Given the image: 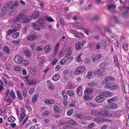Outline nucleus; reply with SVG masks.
<instances>
[{
	"label": "nucleus",
	"mask_w": 129,
	"mask_h": 129,
	"mask_svg": "<svg viewBox=\"0 0 129 129\" xmlns=\"http://www.w3.org/2000/svg\"><path fill=\"white\" fill-rule=\"evenodd\" d=\"M95 83L93 82H90L88 83V84L91 87H93Z\"/></svg>",
	"instance_id": "obj_59"
},
{
	"label": "nucleus",
	"mask_w": 129,
	"mask_h": 129,
	"mask_svg": "<svg viewBox=\"0 0 129 129\" xmlns=\"http://www.w3.org/2000/svg\"><path fill=\"white\" fill-rule=\"evenodd\" d=\"M19 2L18 0H17L14 2V4L10 8V9L12 10H14L17 8L18 6Z\"/></svg>",
	"instance_id": "obj_13"
},
{
	"label": "nucleus",
	"mask_w": 129,
	"mask_h": 129,
	"mask_svg": "<svg viewBox=\"0 0 129 129\" xmlns=\"http://www.w3.org/2000/svg\"><path fill=\"white\" fill-rule=\"evenodd\" d=\"M38 95V94L34 95L32 97V102L33 103H35L37 100V97Z\"/></svg>",
	"instance_id": "obj_32"
},
{
	"label": "nucleus",
	"mask_w": 129,
	"mask_h": 129,
	"mask_svg": "<svg viewBox=\"0 0 129 129\" xmlns=\"http://www.w3.org/2000/svg\"><path fill=\"white\" fill-rule=\"evenodd\" d=\"M46 19L48 21L50 22H52L54 21V19L51 17H46Z\"/></svg>",
	"instance_id": "obj_46"
},
{
	"label": "nucleus",
	"mask_w": 129,
	"mask_h": 129,
	"mask_svg": "<svg viewBox=\"0 0 129 129\" xmlns=\"http://www.w3.org/2000/svg\"><path fill=\"white\" fill-rule=\"evenodd\" d=\"M73 58L72 56L69 57L67 58L66 60V62L67 63H69L70 62L71 60H73Z\"/></svg>",
	"instance_id": "obj_44"
},
{
	"label": "nucleus",
	"mask_w": 129,
	"mask_h": 129,
	"mask_svg": "<svg viewBox=\"0 0 129 129\" xmlns=\"http://www.w3.org/2000/svg\"><path fill=\"white\" fill-rule=\"evenodd\" d=\"M107 77H105L104 79L102 81L101 83L103 85L106 84L107 82H108Z\"/></svg>",
	"instance_id": "obj_48"
},
{
	"label": "nucleus",
	"mask_w": 129,
	"mask_h": 129,
	"mask_svg": "<svg viewBox=\"0 0 129 129\" xmlns=\"http://www.w3.org/2000/svg\"><path fill=\"white\" fill-rule=\"evenodd\" d=\"M93 74V71L91 70L88 71L87 73V74L86 76V78L88 79L92 77Z\"/></svg>",
	"instance_id": "obj_24"
},
{
	"label": "nucleus",
	"mask_w": 129,
	"mask_h": 129,
	"mask_svg": "<svg viewBox=\"0 0 129 129\" xmlns=\"http://www.w3.org/2000/svg\"><path fill=\"white\" fill-rule=\"evenodd\" d=\"M3 51L6 54H9L10 53V51L9 47L7 46H5L3 48Z\"/></svg>",
	"instance_id": "obj_16"
},
{
	"label": "nucleus",
	"mask_w": 129,
	"mask_h": 129,
	"mask_svg": "<svg viewBox=\"0 0 129 129\" xmlns=\"http://www.w3.org/2000/svg\"><path fill=\"white\" fill-rule=\"evenodd\" d=\"M14 70L17 71H20L21 70V68L20 67L16 66L14 67Z\"/></svg>",
	"instance_id": "obj_56"
},
{
	"label": "nucleus",
	"mask_w": 129,
	"mask_h": 129,
	"mask_svg": "<svg viewBox=\"0 0 129 129\" xmlns=\"http://www.w3.org/2000/svg\"><path fill=\"white\" fill-rule=\"evenodd\" d=\"M1 114L2 116H4L6 114V109L5 107L4 108V109H1Z\"/></svg>",
	"instance_id": "obj_38"
},
{
	"label": "nucleus",
	"mask_w": 129,
	"mask_h": 129,
	"mask_svg": "<svg viewBox=\"0 0 129 129\" xmlns=\"http://www.w3.org/2000/svg\"><path fill=\"white\" fill-rule=\"evenodd\" d=\"M81 46H83L86 43V42L85 41H83L81 42H79Z\"/></svg>",
	"instance_id": "obj_62"
},
{
	"label": "nucleus",
	"mask_w": 129,
	"mask_h": 129,
	"mask_svg": "<svg viewBox=\"0 0 129 129\" xmlns=\"http://www.w3.org/2000/svg\"><path fill=\"white\" fill-rule=\"evenodd\" d=\"M24 18V14L20 13L15 16L13 18V20L14 22H17L22 20Z\"/></svg>",
	"instance_id": "obj_1"
},
{
	"label": "nucleus",
	"mask_w": 129,
	"mask_h": 129,
	"mask_svg": "<svg viewBox=\"0 0 129 129\" xmlns=\"http://www.w3.org/2000/svg\"><path fill=\"white\" fill-rule=\"evenodd\" d=\"M75 116L77 118H79L80 119H82L84 117V116L82 114L79 113L76 114L75 115Z\"/></svg>",
	"instance_id": "obj_35"
},
{
	"label": "nucleus",
	"mask_w": 129,
	"mask_h": 129,
	"mask_svg": "<svg viewBox=\"0 0 129 129\" xmlns=\"http://www.w3.org/2000/svg\"><path fill=\"white\" fill-rule=\"evenodd\" d=\"M96 71L99 76H102L104 73L105 71L103 68L98 69L96 70Z\"/></svg>",
	"instance_id": "obj_11"
},
{
	"label": "nucleus",
	"mask_w": 129,
	"mask_h": 129,
	"mask_svg": "<svg viewBox=\"0 0 129 129\" xmlns=\"http://www.w3.org/2000/svg\"><path fill=\"white\" fill-rule=\"evenodd\" d=\"M119 87V86L117 85H113L111 86V90H114L115 89H117Z\"/></svg>",
	"instance_id": "obj_42"
},
{
	"label": "nucleus",
	"mask_w": 129,
	"mask_h": 129,
	"mask_svg": "<svg viewBox=\"0 0 129 129\" xmlns=\"http://www.w3.org/2000/svg\"><path fill=\"white\" fill-rule=\"evenodd\" d=\"M12 42L14 43L15 45H18L20 41L19 40H13L12 41Z\"/></svg>",
	"instance_id": "obj_53"
},
{
	"label": "nucleus",
	"mask_w": 129,
	"mask_h": 129,
	"mask_svg": "<svg viewBox=\"0 0 129 129\" xmlns=\"http://www.w3.org/2000/svg\"><path fill=\"white\" fill-rule=\"evenodd\" d=\"M114 61L116 64H118V60L117 55H116L114 57Z\"/></svg>",
	"instance_id": "obj_61"
},
{
	"label": "nucleus",
	"mask_w": 129,
	"mask_h": 129,
	"mask_svg": "<svg viewBox=\"0 0 129 129\" xmlns=\"http://www.w3.org/2000/svg\"><path fill=\"white\" fill-rule=\"evenodd\" d=\"M40 13L38 12H35L32 15V17L34 19H36L39 16Z\"/></svg>",
	"instance_id": "obj_19"
},
{
	"label": "nucleus",
	"mask_w": 129,
	"mask_h": 129,
	"mask_svg": "<svg viewBox=\"0 0 129 129\" xmlns=\"http://www.w3.org/2000/svg\"><path fill=\"white\" fill-rule=\"evenodd\" d=\"M23 19V23H27L29 22L31 19V18L29 17H27L26 18L25 17Z\"/></svg>",
	"instance_id": "obj_26"
},
{
	"label": "nucleus",
	"mask_w": 129,
	"mask_h": 129,
	"mask_svg": "<svg viewBox=\"0 0 129 129\" xmlns=\"http://www.w3.org/2000/svg\"><path fill=\"white\" fill-rule=\"evenodd\" d=\"M107 79L108 80V82L109 81H116L115 78L114 77H113L112 76H109L107 77Z\"/></svg>",
	"instance_id": "obj_43"
},
{
	"label": "nucleus",
	"mask_w": 129,
	"mask_h": 129,
	"mask_svg": "<svg viewBox=\"0 0 129 129\" xmlns=\"http://www.w3.org/2000/svg\"><path fill=\"white\" fill-rule=\"evenodd\" d=\"M22 59L23 57L21 55H17L15 56L14 58V61L16 63L20 64Z\"/></svg>",
	"instance_id": "obj_5"
},
{
	"label": "nucleus",
	"mask_w": 129,
	"mask_h": 129,
	"mask_svg": "<svg viewBox=\"0 0 129 129\" xmlns=\"http://www.w3.org/2000/svg\"><path fill=\"white\" fill-rule=\"evenodd\" d=\"M66 62V60L64 59H62L60 61V63L61 64H63Z\"/></svg>",
	"instance_id": "obj_58"
},
{
	"label": "nucleus",
	"mask_w": 129,
	"mask_h": 129,
	"mask_svg": "<svg viewBox=\"0 0 129 129\" xmlns=\"http://www.w3.org/2000/svg\"><path fill=\"white\" fill-rule=\"evenodd\" d=\"M102 57V55L101 54L96 55L93 54L92 55V61L93 62H97L100 60Z\"/></svg>",
	"instance_id": "obj_3"
},
{
	"label": "nucleus",
	"mask_w": 129,
	"mask_h": 129,
	"mask_svg": "<svg viewBox=\"0 0 129 129\" xmlns=\"http://www.w3.org/2000/svg\"><path fill=\"white\" fill-rule=\"evenodd\" d=\"M53 109L55 112L56 113L60 112L61 111L60 108L57 106H55L53 107Z\"/></svg>",
	"instance_id": "obj_21"
},
{
	"label": "nucleus",
	"mask_w": 129,
	"mask_h": 129,
	"mask_svg": "<svg viewBox=\"0 0 129 129\" xmlns=\"http://www.w3.org/2000/svg\"><path fill=\"white\" fill-rule=\"evenodd\" d=\"M94 120L97 123H103L108 121L107 119L102 118L100 117H96L94 119Z\"/></svg>",
	"instance_id": "obj_9"
},
{
	"label": "nucleus",
	"mask_w": 129,
	"mask_h": 129,
	"mask_svg": "<svg viewBox=\"0 0 129 129\" xmlns=\"http://www.w3.org/2000/svg\"><path fill=\"white\" fill-rule=\"evenodd\" d=\"M38 24L41 27H44L45 26V24L44 21L43 19L40 18L37 22Z\"/></svg>",
	"instance_id": "obj_12"
},
{
	"label": "nucleus",
	"mask_w": 129,
	"mask_h": 129,
	"mask_svg": "<svg viewBox=\"0 0 129 129\" xmlns=\"http://www.w3.org/2000/svg\"><path fill=\"white\" fill-rule=\"evenodd\" d=\"M116 7V5H109L108 6V9L111 8H113L114 9Z\"/></svg>",
	"instance_id": "obj_54"
},
{
	"label": "nucleus",
	"mask_w": 129,
	"mask_h": 129,
	"mask_svg": "<svg viewBox=\"0 0 129 129\" xmlns=\"http://www.w3.org/2000/svg\"><path fill=\"white\" fill-rule=\"evenodd\" d=\"M60 78L59 74L58 73L55 74L52 77V79L54 81L58 80Z\"/></svg>",
	"instance_id": "obj_17"
},
{
	"label": "nucleus",
	"mask_w": 129,
	"mask_h": 129,
	"mask_svg": "<svg viewBox=\"0 0 129 129\" xmlns=\"http://www.w3.org/2000/svg\"><path fill=\"white\" fill-rule=\"evenodd\" d=\"M94 124L92 122L90 124H89L88 126V127L89 128H91L94 127Z\"/></svg>",
	"instance_id": "obj_64"
},
{
	"label": "nucleus",
	"mask_w": 129,
	"mask_h": 129,
	"mask_svg": "<svg viewBox=\"0 0 129 129\" xmlns=\"http://www.w3.org/2000/svg\"><path fill=\"white\" fill-rule=\"evenodd\" d=\"M73 111V109H71L67 111V114L68 116H70L72 114Z\"/></svg>",
	"instance_id": "obj_45"
},
{
	"label": "nucleus",
	"mask_w": 129,
	"mask_h": 129,
	"mask_svg": "<svg viewBox=\"0 0 129 129\" xmlns=\"http://www.w3.org/2000/svg\"><path fill=\"white\" fill-rule=\"evenodd\" d=\"M109 108H110L112 109H115L117 108L118 105L115 103H111L108 106Z\"/></svg>",
	"instance_id": "obj_20"
},
{
	"label": "nucleus",
	"mask_w": 129,
	"mask_h": 129,
	"mask_svg": "<svg viewBox=\"0 0 129 129\" xmlns=\"http://www.w3.org/2000/svg\"><path fill=\"white\" fill-rule=\"evenodd\" d=\"M4 100L5 101L9 102L10 104L9 105H11L12 102V100L10 98H8L7 96H6L4 98Z\"/></svg>",
	"instance_id": "obj_37"
},
{
	"label": "nucleus",
	"mask_w": 129,
	"mask_h": 129,
	"mask_svg": "<svg viewBox=\"0 0 129 129\" xmlns=\"http://www.w3.org/2000/svg\"><path fill=\"white\" fill-rule=\"evenodd\" d=\"M43 49V47L42 46H37L36 49V50L37 51H39L42 50Z\"/></svg>",
	"instance_id": "obj_49"
},
{
	"label": "nucleus",
	"mask_w": 129,
	"mask_h": 129,
	"mask_svg": "<svg viewBox=\"0 0 129 129\" xmlns=\"http://www.w3.org/2000/svg\"><path fill=\"white\" fill-rule=\"evenodd\" d=\"M93 90L90 88H87L84 91V93L86 95L91 93L93 91Z\"/></svg>",
	"instance_id": "obj_18"
},
{
	"label": "nucleus",
	"mask_w": 129,
	"mask_h": 129,
	"mask_svg": "<svg viewBox=\"0 0 129 129\" xmlns=\"http://www.w3.org/2000/svg\"><path fill=\"white\" fill-rule=\"evenodd\" d=\"M32 25L34 29L36 30H39L40 29V27L38 25H37L36 23H33Z\"/></svg>",
	"instance_id": "obj_25"
},
{
	"label": "nucleus",
	"mask_w": 129,
	"mask_h": 129,
	"mask_svg": "<svg viewBox=\"0 0 129 129\" xmlns=\"http://www.w3.org/2000/svg\"><path fill=\"white\" fill-rule=\"evenodd\" d=\"M109 117L113 118L116 117H117V113L115 112H113L112 113H109Z\"/></svg>",
	"instance_id": "obj_30"
},
{
	"label": "nucleus",
	"mask_w": 129,
	"mask_h": 129,
	"mask_svg": "<svg viewBox=\"0 0 129 129\" xmlns=\"http://www.w3.org/2000/svg\"><path fill=\"white\" fill-rule=\"evenodd\" d=\"M23 53L27 56V57H30V53L28 50H26L24 51Z\"/></svg>",
	"instance_id": "obj_40"
},
{
	"label": "nucleus",
	"mask_w": 129,
	"mask_h": 129,
	"mask_svg": "<svg viewBox=\"0 0 129 129\" xmlns=\"http://www.w3.org/2000/svg\"><path fill=\"white\" fill-rule=\"evenodd\" d=\"M75 104V102L74 101H72L71 103L69 104V105L70 107H74Z\"/></svg>",
	"instance_id": "obj_55"
},
{
	"label": "nucleus",
	"mask_w": 129,
	"mask_h": 129,
	"mask_svg": "<svg viewBox=\"0 0 129 129\" xmlns=\"http://www.w3.org/2000/svg\"><path fill=\"white\" fill-rule=\"evenodd\" d=\"M51 48V47L50 45H49L47 46H46L45 48V52H48L50 50Z\"/></svg>",
	"instance_id": "obj_29"
},
{
	"label": "nucleus",
	"mask_w": 129,
	"mask_h": 129,
	"mask_svg": "<svg viewBox=\"0 0 129 129\" xmlns=\"http://www.w3.org/2000/svg\"><path fill=\"white\" fill-rule=\"evenodd\" d=\"M91 113L93 115L96 116L99 114L98 112L96 109L92 110L91 111Z\"/></svg>",
	"instance_id": "obj_36"
},
{
	"label": "nucleus",
	"mask_w": 129,
	"mask_h": 129,
	"mask_svg": "<svg viewBox=\"0 0 129 129\" xmlns=\"http://www.w3.org/2000/svg\"><path fill=\"white\" fill-rule=\"evenodd\" d=\"M16 14V11L14 10H12L10 12L9 15L11 16H13Z\"/></svg>",
	"instance_id": "obj_51"
},
{
	"label": "nucleus",
	"mask_w": 129,
	"mask_h": 129,
	"mask_svg": "<svg viewBox=\"0 0 129 129\" xmlns=\"http://www.w3.org/2000/svg\"><path fill=\"white\" fill-rule=\"evenodd\" d=\"M19 32H15L13 33L12 36L14 38H17L19 36Z\"/></svg>",
	"instance_id": "obj_47"
},
{
	"label": "nucleus",
	"mask_w": 129,
	"mask_h": 129,
	"mask_svg": "<svg viewBox=\"0 0 129 129\" xmlns=\"http://www.w3.org/2000/svg\"><path fill=\"white\" fill-rule=\"evenodd\" d=\"M109 112L105 109L102 110L99 113V114L102 116L109 117Z\"/></svg>",
	"instance_id": "obj_4"
},
{
	"label": "nucleus",
	"mask_w": 129,
	"mask_h": 129,
	"mask_svg": "<svg viewBox=\"0 0 129 129\" xmlns=\"http://www.w3.org/2000/svg\"><path fill=\"white\" fill-rule=\"evenodd\" d=\"M10 95L13 100H15L16 99V96L15 94V92L13 90L10 92Z\"/></svg>",
	"instance_id": "obj_27"
},
{
	"label": "nucleus",
	"mask_w": 129,
	"mask_h": 129,
	"mask_svg": "<svg viewBox=\"0 0 129 129\" xmlns=\"http://www.w3.org/2000/svg\"><path fill=\"white\" fill-rule=\"evenodd\" d=\"M75 49L77 50H79L81 48V45L79 42L76 43L75 45Z\"/></svg>",
	"instance_id": "obj_31"
},
{
	"label": "nucleus",
	"mask_w": 129,
	"mask_h": 129,
	"mask_svg": "<svg viewBox=\"0 0 129 129\" xmlns=\"http://www.w3.org/2000/svg\"><path fill=\"white\" fill-rule=\"evenodd\" d=\"M12 2H9L8 3L6 4L5 5V9L4 8H3L2 9V11H5L6 10V9L8 7H10L12 4Z\"/></svg>",
	"instance_id": "obj_33"
},
{
	"label": "nucleus",
	"mask_w": 129,
	"mask_h": 129,
	"mask_svg": "<svg viewBox=\"0 0 129 129\" xmlns=\"http://www.w3.org/2000/svg\"><path fill=\"white\" fill-rule=\"evenodd\" d=\"M54 100L50 99L46 100L44 101V103H45L47 104H52L54 103Z\"/></svg>",
	"instance_id": "obj_23"
},
{
	"label": "nucleus",
	"mask_w": 129,
	"mask_h": 129,
	"mask_svg": "<svg viewBox=\"0 0 129 129\" xmlns=\"http://www.w3.org/2000/svg\"><path fill=\"white\" fill-rule=\"evenodd\" d=\"M15 120V118L13 116L11 117H9L8 119V121L10 122H14Z\"/></svg>",
	"instance_id": "obj_41"
},
{
	"label": "nucleus",
	"mask_w": 129,
	"mask_h": 129,
	"mask_svg": "<svg viewBox=\"0 0 129 129\" xmlns=\"http://www.w3.org/2000/svg\"><path fill=\"white\" fill-rule=\"evenodd\" d=\"M20 64L22 66H27L29 64V61L26 60L22 59Z\"/></svg>",
	"instance_id": "obj_15"
},
{
	"label": "nucleus",
	"mask_w": 129,
	"mask_h": 129,
	"mask_svg": "<svg viewBox=\"0 0 129 129\" xmlns=\"http://www.w3.org/2000/svg\"><path fill=\"white\" fill-rule=\"evenodd\" d=\"M62 97L64 99L66 100L68 99V97L66 95V93L62 94Z\"/></svg>",
	"instance_id": "obj_63"
},
{
	"label": "nucleus",
	"mask_w": 129,
	"mask_h": 129,
	"mask_svg": "<svg viewBox=\"0 0 129 129\" xmlns=\"http://www.w3.org/2000/svg\"><path fill=\"white\" fill-rule=\"evenodd\" d=\"M82 54V53H80L78 55L76 59V61H77L80 62L82 61V60L81 58V57Z\"/></svg>",
	"instance_id": "obj_39"
},
{
	"label": "nucleus",
	"mask_w": 129,
	"mask_h": 129,
	"mask_svg": "<svg viewBox=\"0 0 129 129\" xmlns=\"http://www.w3.org/2000/svg\"><path fill=\"white\" fill-rule=\"evenodd\" d=\"M104 99L105 98L101 95L100 93L96 97L95 100L96 103H100L103 102L104 100Z\"/></svg>",
	"instance_id": "obj_6"
},
{
	"label": "nucleus",
	"mask_w": 129,
	"mask_h": 129,
	"mask_svg": "<svg viewBox=\"0 0 129 129\" xmlns=\"http://www.w3.org/2000/svg\"><path fill=\"white\" fill-rule=\"evenodd\" d=\"M27 91L25 89L23 90V93H22V95L24 97H26L27 96Z\"/></svg>",
	"instance_id": "obj_60"
},
{
	"label": "nucleus",
	"mask_w": 129,
	"mask_h": 129,
	"mask_svg": "<svg viewBox=\"0 0 129 129\" xmlns=\"http://www.w3.org/2000/svg\"><path fill=\"white\" fill-rule=\"evenodd\" d=\"M67 92L69 96H73L74 95V92L72 90H68L67 91Z\"/></svg>",
	"instance_id": "obj_34"
},
{
	"label": "nucleus",
	"mask_w": 129,
	"mask_h": 129,
	"mask_svg": "<svg viewBox=\"0 0 129 129\" xmlns=\"http://www.w3.org/2000/svg\"><path fill=\"white\" fill-rule=\"evenodd\" d=\"M77 94L79 95H81L82 94V87L80 86L78 87L77 88Z\"/></svg>",
	"instance_id": "obj_14"
},
{
	"label": "nucleus",
	"mask_w": 129,
	"mask_h": 129,
	"mask_svg": "<svg viewBox=\"0 0 129 129\" xmlns=\"http://www.w3.org/2000/svg\"><path fill=\"white\" fill-rule=\"evenodd\" d=\"M37 36L34 34H31L28 36L27 40L30 41L35 40L37 38Z\"/></svg>",
	"instance_id": "obj_8"
},
{
	"label": "nucleus",
	"mask_w": 129,
	"mask_h": 129,
	"mask_svg": "<svg viewBox=\"0 0 129 129\" xmlns=\"http://www.w3.org/2000/svg\"><path fill=\"white\" fill-rule=\"evenodd\" d=\"M85 68L84 66H81L76 69L74 72L76 75H78L82 73L85 70Z\"/></svg>",
	"instance_id": "obj_2"
},
{
	"label": "nucleus",
	"mask_w": 129,
	"mask_h": 129,
	"mask_svg": "<svg viewBox=\"0 0 129 129\" xmlns=\"http://www.w3.org/2000/svg\"><path fill=\"white\" fill-rule=\"evenodd\" d=\"M16 94L18 98L20 100H22L23 99V97L21 94L20 91L19 90H18L16 92Z\"/></svg>",
	"instance_id": "obj_28"
},
{
	"label": "nucleus",
	"mask_w": 129,
	"mask_h": 129,
	"mask_svg": "<svg viewBox=\"0 0 129 129\" xmlns=\"http://www.w3.org/2000/svg\"><path fill=\"white\" fill-rule=\"evenodd\" d=\"M111 86L110 83H108L105 86V88L107 89H109L111 90V89L110 88H111Z\"/></svg>",
	"instance_id": "obj_52"
},
{
	"label": "nucleus",
	"mask_w": 129,
	"mask_h": 129,
	"mask_svg": "<svg viewBox=\"0 0 129 129\" xmlns=\"http://www.w3.org/2000/svg\"><path fill=\"white\" fill-rule=\"evenodd\" d=\"M128 45L127 44H126L125 45H123V49L127 51L128 50Z\"/></svg>",
	"instance_id": "obj_57"
},
{
	"label": "nucleus",
	"mask_w": 129,
	"mask_h": 129,
	"mask_svg": "<svg viewBox=\"0 0 129 129\" xmlns=\"http://www.w3.org/2000/svg\"><path fill=\"white\" fill-rule=\"evenodd\" d=\"M21 25L20 24H18L17 23H14L11 25L12 28L15 29H16L20 28L21 27Z\"/></svg>",
	"instance_id": "obj_22"
},
{
	"label": "nucleus",
	"mask_w": 129,
	"mask_h": 129,
	"mask_svg": "<svg viewBox=\"0 0 129 129\" xmlns=\"http://www.w3.org/2000/svg\"><path fill=\"white\" fill-rule=\"evenodd\" d=\"M29 76L28 75L25 77H24V78L25 79L27 82H28V84H29L30 85L35 84L36 83L37 81H31L30 78H29Z\"/></svg>",
	"instance_id": "obj_10"
},
{
	"label": "nucleus",
	"mask_w": 129,
	"mask_h": 129,
	"mask_svg": "<svg viewBox=\"0 0 129 129\" xmlns=\"http://www.w3.org/2000/svg\"><path fill=\"white\" fill-rule=\"evenodd\" d=\"M100 95L109 98L112 95V92L108 91H105L100 93Z\"/></svg>",
	"instance_id": "obj_7"
},
{
	"label": "nucleus",
	"mask_w": 129,
	"mask_h": 129,
	"mask_svg": "<svg viewBox=\"0 0 129 129\" xmlns=\"http://www.w3.org/2000/svg\"><path fill=\"white\" fill-rule=\"evenodd\" d=\"M83 98L85 100H86L87 101H90L91 99V98L89 97L88 95H84L83 97Z\"/></svg>",
	"instance_id": "obj_50"
}]
</instances>
